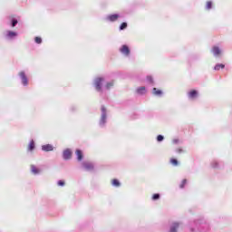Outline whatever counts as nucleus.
I'll use <instances>...</instances> for the list:
<instances>
[{
	"instance_id": "nucleus-1",
	"label": "nucleus",
	"mask_w": 232,
	"mask_h": 232,
	"mask_svg": "<svg viewBox=\"0 0 232 232\" xmlns=\"http://www.w3.org/2000/svg\"><path fill=\"white\" fill-rule=\"evenodd\" d=\"M209 223L206 219H196L189 224V232H208Z\"/></svg>"
},
{
	"instance_id": "nucleus-2",
	"label": "nucleus",
	"mask_w": 232,
	"mask_h": 232,
	"mask_svg": "<svg viewBox=\"0 0 232 232\" xmlns=\"http://www.w3.org/2000/svg\"><path fill=\"white\" fill-rule=\"evenodd\" d=\"M101 111L102 113L99 121V126L100 128H105L106 122H108V111L104 105H102Z\"/></svg>"
},
{
	"instance_id": "nucleus-3",
	"label": "nucleus",
	"mask_w": 232,
	"mask_h": 232,
	"mask_svg": "<svg viewBox=\"0 0 232 232\" xmlns=\"http://www.w3.org/2000/svg\"><path fill=\"white\" fill-rule=\"evenodd\" d=\"M102 82H104L103 77H97L93 81V86L96 92H99L100 93H102Z\"/></svg>"
},
{
	"instance_id": "nucleus-4",
	"label": "nucleus",
	"mask_w": 232,
	"mask_h": 232,
	"mask_svg": "<svg viewBox=\"0 0 232 232\" xmlns=\"http://www.w3.org/2000/svg\"><path fill=\"white\" fill-rule=\"evenodd\" d=\"M119 19H121V14H109L105 17V21L108 23H115V21H119Z\"/></svg>"
},
{
	"instance_id": "nucleus-5",
	"label": "nucleus",
	"mask_w": 232,
	"mask_h": 232,
	"mask_svg": "<svg viewBox=\"0 0 232 232\" xmlns=\"http://www.w3.org/2000/svg\"><path fill=\"white\" fill-rule=\"evenodd\" d=\"M20 79H21V82L23 84V86H28V77L26 76V72H24V71H21L18 73Z\"/></svg>"
},
{
	"instance_id": "nucleus-6",
	"label": "nucleus",
	"mask_w": 232,
	"mask_h": 232,
	"mask_svg": "<svg viewBox=\"0 0 232 232\" xmlns=\"http://www.w3.org/2000/svg\"><path fill=\"white\" fill-rule=\"evenodd\" d=\"M120 52H121V53H122V55H125V57L130 56V47L126 44H123L120 48Z\"/></svg>"
},
{
	"instance_id": "nucleus-7",
	"label": "nucleus",
	"mask_w": 232,
	"mask_h": 232,
	"mask_svg": "<svg viewBox=\"0 0 232 232\" xmlns=\"http://www.w3.org/2000/svg\"><path fill=\"white\" fill-rule=\"evenodd\" d=\"M82 168L84 169L85 171H93L95 166L92 162H83Z\"/></svg>"
},
{
	"instance_id": "nucleus-8",
	"label": "nucleus",
	"mask_w": 232,
	"mask_h": 232,
	"mask_svg": "<svg viewBox=\"0 0 232 232\" xmlns=\"http://www.w3.org/2000/svg\"><path fill=\"white\" fill-rule=\"evenodd\" d=\"M198 97V91L197 90H192L188 92V98L190 99L191 101H195Z\"/></svg>"
},
{
	"instance_id": "nucleus-9",
	"label": "nucleus",
	"mask_w": 232,
	"mask_h": 232,
	"mask_svg": "<svg viewBox=\"0 0 232 232\" xmlns=\"http://www.w3.org/2000/svg\"><path fill=\"white\" fill-rule=\"evenodd\" d=\"M63 159L64 160H70V159H72V150L70 149L64 150L63 152Z\"/></svg>"
},
{
	"instance_id": "nucleus-10",
	"label": "nucleus",
	"mask_w": 232,
	"mask_h": 232,
	"mask_svg": "<svg viewBox=\"0 0 232 232\" xmlns=\"http://www.w3.org/2000/svg\"><path fill=\"white\" fill-rule=\"evenodd\" d=\"M53 150H55V148L52 144H45L42 146V151L48 152V151H53Z\"/></svg>"
},
{
	"instance_id": "nucleus-11",
	"label": "nucleus",
	"mask_w": 232,
	"mask_h": 232,
	"mask_svg": "<svg viewBox=\"0 0 232 232\" xmlns=\"http://www.w3.org/2000/svg\"><path fill=\"white\" fill-rule=\"evenodd\" d=\"M179 227H180V223L179 222H174L170 226L169 231V232H179Z\"/></svg>"
},
{
	"instance_id": "nucleus-12",
	"label": "nucleus",
	"mask_w": 232,
	"mask_h": 232,
	"mask_svg": "<svg viewBox=\"0 0 232 232\" xmlns=\"http://www.w3.org/2000/svg\"><path fill=\"white\" fill-rule=\"evenodd\" d=\"M6 39H14V37H17V32L14 31H7L5 34Z\"/></svg>"
},
{
	"instance_id": "nucleus-13",
	"label": "nucleus",
	"mask_w": 232,
	"mask_h": 232,
	"mask_svg": "<svg viewBox=\"0 0 232 232\" xmlns=\"http://www.w3.org/2000/svg\"><path fill=\"white\" fill-rule=\"evenodd\" d=\"M222 51H220V48L218 46H214L212 48V53L215 57H218L220 55Z\"/></svg>"
},
{
	"instance_id": "nucleus-14",
	"label": "nucleus",
	"mask_w": 232,
	"mask_h": 232,
	"mask_svg": "<svg viewBox=\"0 0 232 232\" xmlns=\"http://www.w3.org/2000/svg\"><path fill=\"white\" fill-rule=\"evenodd\" d=\"M162 91L161 90H159L157 88H153L152 89V94L155 95L156 97H162Z\"/></svg>"
},
{
	"instance_id": "nucleus-15",
	"label": "nucleus",
	"mask_w": 232,
	"mask_h": 232,
	"mask_svg": "<svg viewBox=\"0 0 232 232\" xmlns=\"http://www.w3.org/2000/svg\"><path fill=\"white\" fill-rule=\"evenodd\" d=\"M224 68H226V64L224 63H217L215 66H214V70L216 72H220V70H224Z\"/></svg>"
},
{
	"instance_id": "nucleus-16",
	"label": "nucleus",
	"mask_w": 232,
	"mask_h": 232,
	"mask_svg": "<svg viewBox=\"0 0 232 232\" xmlns=\"http://www.w3.org/2000/svg\"><path fill=\"white\" fill-rule=\"evenodd\" d=\"M34 150H35V141H34V140H32L29 142L27 150H29V151H34Z\"/></svg>"
},
{
	"instance_id": "nucleus-17",
	"label": "nucleus",
	"mask_w": 232,
	"mask_h": 232,
	"mask_svg": "<svg viewBox=\"0 0 232 232\" xmlns=\"http://www.w3.org/2000/svg\"><path fill=\"white\" fill-rule=\"evenodd\" d=\"M136 92L139 95H144V93H146V87L145 86L139 87Z\"/></svg>"
},
{
	"instance_id": "nucleus-18",
	"label": "nucleus",
	"mask_w": 232,
	"mask_h": 232,
	"mask_svg": "<svg viewBox=\"0 0 232 232\" xmlns=\"http://www.w3.org/2000/svg\"><path fill=\"white\" fill-rule=\"evenodd\" d=\"M75 153H76V156H77V160H79L81 162V160H82V159H83L82 150H76Z\"/></svg>"
},
{
	"instance_id": "nucleus-19",
	"label": "nucleus",
	"mask_w": 232,
	"mask_h": 232,
	"mask_svg": "<svg viewBox=\"0 0 232 232\" xmlns=\"http://www.w3.org/2000/svg\"><path fill=\"white\" fill-rule=\"evenodd\" d=\"M31 171L33 175H39L40 170L34 165H31Z\"/></svg>"
},
{
	"instance_id": "nucleus-20",
	"label": "nucleus",
	"mask_w": 232,
	"mask_h": 232,
	"mask_svg": "<svg viewBox=\"0 0 232 232\" xmlns=\"http://www.w3.org/2000/svg\"><path fill=\"white\" fill-rule=\"evenodd\" d=\"M212 8H213V2L208 1L205 5V10L209 11V10H212Z\"/></svg>"
},
{
	"instance_id": "nucleus-21",
	"label": "nucleus",
	"mask_w": 232,
	"mask_h": 232,
	"mask_svg": "<svg viewBox=\"0 0 232 232\" xmlns=\"http://www.w3.org/2000/svg\"><path fill=\"white\" fill-rule=\"evenodd\" d=\"M114 84H115V82H113V81L108 82L105 85V90H111V88H113Z\"/></svg>"
},
{
	"instance_id": "nucleus-22",
	"label": "nucleus",
	"mask_w": 232,
	"mask_h": 232,
	"mask_svg": "<svg viewBox=\"0 0 232 232\" xmlns=\"http://www.w3.org/2000/svg\"><path fill=\"white\" fill-rule=\"evenodd\" d=\"M147 82H149V84H151L153 86V84H155V81L153 80V76H151V75L147 76Z\"/></svg>"
},
{
	"instance_id": "nucleus-23",
	"label": "nucleus",
	"mask_w": 232,
	"mask_h": 232,
	"mask_svg": "<svg viewBox=\"0 0 232 232\" xmlns=\"http://www.w3.org/2000/svg\"><path fill=\"white\" fill-rule=\"evenodd\" d=\"M211 167L214 168V169H219L220 166L218 165V162L217 160H214L211 162Z\"/></svg>"
},
{
	"instance_id": "nucleus-24",
	"label": "nucleus",
	"mask_w": 232,
	"mask_h": 232,
	"mask_svg": "<svg viewBox=\"0 0 232 232\" xmlns=\"http://www.w3.org/2000/svg\"><path fill=\"white\" fill-rule=\"evenodd\" d=\"M112 186H114V188H121V181H119V179H112Z\"/></svg>"
},
{
	"instance_id": "nucleus-25",
	"label": "nucleus",
	"mask_w": 232,
	"mask_h": 232,
	"mask_svg": "<svg viewBox=\"0 0 232 232\" xmlns=\"http://www.w3.org/2000/svg\"><path fill=\"white\" fill-rule=\"evenodd\" d=\"M17 23H19V21H17V19L12 18V20H11V26L13 28H14V26H17Z\"/></svg>"
},
{
	"instance_id": "nucleus-26",
	"label": "nucleus",
	"mask_w": 232,
	"mask_h": 232,
	"mask_svg": "<svg viewBox=\"0 0 232 232\" xmlns=\"http://www.w3.org/2000/svg\"><path fill=\"white\" fill-rule=\"evenodd\" d=\"M126 28H128V23L126 22L121 23V24L120 25V30L121 31L126 30Z\"/></svg>"
},
{
	"instance_id": "nucleus-27",
	"label": "nucleus",
	"mask_w": 232,
	"mask_h": 232,
	"mask_svg": "<svg viewBox=\"0 0 232 232\" xmlns=\"http://www.w3.org/2000/svg\"><path fill=\"white\" fill-rule=\"evenodd\" d=\"M170 164H172V166H179V160L177 159H170Z\"/></svg>"
},
{
	"instance_id": "nucleus-28",
	"label": "nucleus",
	"mask_w": 232,
	"mask_h": 232,
	"mask_svg": "<svg viewBox=\"0 0 232 232\" xmlns=\"http://www.w3.org/2000/svg\"><path fill=\"white\" fill-rule=\"evenodd\" d=\"M34 42L36 43V44H41V43H43V39L39 36H36L34 38Z\"/></svg>"
},
{
	"instance_id": "nucleus-29",
	"label": "nucleus",
	"mask_w": 232,
	"mask_h": 232,
	"mask_svg": "<svg viewBox=\"0 0 232 232\" xmlns=\"http://www.w3.org/2000/svg\"><path fill=\"white\" fill-rule=\"evenodd\" d=\"M160 198V194L156 193L152 195V200H159Z\"/></svg>"
},
{
	"instance_id": "nucleus-30",
	"label": "nucleus",
	"mask_w": 232,
	"mask_h": 232,
	"mask_svg": "<svg viewBox=\"0 0 232 232\" xmlns=\"http://www.w3.org/2000/svg\"><path fill=\"white\" fill-rule=\"evenodd\" d=\"M157 142H162L164 140V136L163 135H158L157 136Z\"/></svg>"
},
{
	"instance_id": "nucleus-31",
	"label": "nucleus",
	"mask_w": 232,
	"mask_h": 232,
	"mask_svg": "<svg viewBox=\"0 0 232 232\" xmlns=\"http://www.w3.org/2000/svg\"><path fill=\"white\" fill-rule=\"evenodd\" d=\"M187 182H188V179H183L182 182H181V184L179 185V188H180L181 189L184 188V186H186Z\"/></svg>"
},
{
	"instance_id": "nucleus-32",
	"label": "nucleus",
	"mask_w": 232,
	"mask_h": 232,
	"mask_svg": "<svg viewBox=\"0 0 232 232\" xmlns=\"http://www.w3.org/2000/svg\"><path fill=\"white\" fill-rule=\"evenodd\" d=\"M57 185L58 186H64L65 185V183H64V181L63 180H58V182H57Z\"/></svg>"
},
{
	"instance_id": "nucleus-33",
	"label": "nucleus",
	"mask_w": 232,
	"mask_h": 232,
	"mask_svg": "<svg viewBox=\"0 0 232 232\" xmlns=\"http://www.w3.org/2000/svg\"><path fill=\"white\" fill-rule=\"evenodd\" d=\"M70 111H71L72 112L77 111V107H76V106H72V107L70 108Z\"/></svg>"
},
{
	"instance_id": "nucleus-34",
	"label": "nucleus",
	"mask_w": 232,
	"mask_h": 232,
	"mask_svg": "<svg viewBox=\"0 0 232 232\" xmlns=\"http://www.w3.org/2000/svg\"><path fill=\"white\" fill-rule=\"evenodd\" d=\"M177 153H184V150H182V149H178V150H177Z\"/></svg>"
},
{
	"instance_id": "nucleus-35",
	"label": "nucleus",
	"mask_w": 232,
	"mask_h": 232,
	"mask_svg": "<svg viewBox=\"0 0 232 232\" xmlns=\"http://www.w3.org/2000/svg\"><path fill=\"white\" fill-rule=\"evenodd\" d=\"M172 142H173L174 144H179V139H174V140H172Z\"/></svg>"
}]
</instances>
